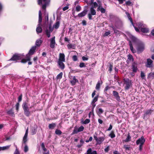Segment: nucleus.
I'll use <instances>...</instances> for the list:
<instances>
[{
	"label": "nucleus",
	"mask_w": 154,
	"mask_h": 154,
	"mask_svg": "<svg viewBox=\"0 0 154 154\" xmlns=\"http://www.w3.org/2000/svg\"><path fill=\"white\" fill-rule=\"evenodd\" d=\"M78 82V80L75 78V76L73 77L72 80L70 81V83L72 85H74L76 82Z\"/></svg>",
	"instance_id": "22"
},
{
	"label": "nucleus",
	"mask_w": 154,
	"mask_h": 154,
	"mask_svg": "<svg viewBox=\"0 0 154 154\" xmlns=\"http://www.w3.org/2000/svg\"><path fill=\"white\" fill-rule=\"evenodd\" d=\"M93 5H94V8H96L98 6V5L97 4L96 2H95L94 3H93Z\"/></svg>",
	"instance_id": "59"
},
{
	"label": "nucleus",
	"mask_w": 154,
	"mask_h": 154,
	"mask_svg": "<svg viewBox=\"0 0 154 154\" xmlns=\"http://www.w3.org/2000/svg\"><path fill=\"white\" fill-rule=\"evenodd\" d=\"M42 13L41 11H39L38 16H39V20H38V25H41V23L42 21Z\"/></svg>",
	"instance_id": "23"
},
{
	"label": "nucleus",
	"mask_w": 154,
	"mask_h": 154,
	"mask_svg": "<svg viewBox=\"0 0 154 154\" xmlns=\"http://www.w3.org/2000/svg\"><path fill=\"white\" fill-rule=\"evenodd\" d=\"M58 61H65V55L63 53H60L59 54V60Z\"/></svg>",
	"instance_id": "19"
},
{
	"label": "nucleus",
	"mask_w": 154,
	"mask_h": 154,
	"mask_svg": "<svg viewBox=\"0 0 154 154\" xmlns=\"http://www.w3.org/2000/svg\"><path fill=\"white\" fill-rule=\"evenodd\" d=\"M87 11L86 10H84L82 12L78 14V16L79 17H82L85 16L87 14Z\"/></svg>",
	"instance_id": "21"
},
{
	"label": "nucleus",
	"mask_w": 154,
	"mask_h": 154,
	"mask_svg": "<svg viewBox=\"0 0 154 154\" xmlns=\"http://www.w3.org/2000/svg\"><path fill=\"white\" fill-rule=\"evenodd\" d=\"M36 129L35 127H33L32 128L31 130V134L32 135L35 134L36 132Z\"/></svg>",
	"instance_id": "35"
},
{
	"label": "nucleus",
	"mask_w": 154,
	"mask_h": 154,
	"mask_svg": "<svg viewBox=\"0 0 154 154\" xmlns=\"http://www.w3.org/2000/svg\"><path fill=\"white\" fill-rule=\"evenodd\" d=\"M85 154H97V152L95 150H92L91 148H89Z\"/></svg>",
	"instance_id": "15"
},
{
	"label": "nucleus",
	"mask_w": 154,
	"mask_h": 154,
	"mask_svg": "<svg viewBox=\"0 0 154 154\" xmlns=\"http://www.w3.org/2000/svg\"><path fill=\"white\" fill-rule=\"evenodd\" d=\"M92 113H93V115H94V107L96 106V104L95 103H92Z\"/></svg>",
	"instance_id": "47"
},
{
	"label": "nucleus",
	"mask_w": 154,
	"mask_h": 154,
	"mask_svg": "<svg viewBox=\"0 0 154 154\" xmlns=\"http://www.w3.org/2000/svg\"><path fill=\"white\" fill-rule=\"evenodd\" d=\"M55 133L57 134L60 135L62 134V132L59 130L57 129L55 131Z\"/></svg>",
	"instance_id": "42"
},
{
	"label": "nucleus",
	"mask_w": 154,
	"mask_h": 154,
	"mask_svg": "<svg viewBox=\"0 0 154 154\" xmlns=\"http://www.w3.org/2000/svg\"><path fill=\"white\" fill-rule=\"evenodd\" d=\"M137 25L139 29H140L141 31L145 33L149 32V29L146 24H144L143 22H140L137 23Z\"/></svg>",
	"instance_id": "3"
},
{
	"label": "nucleus",
	"mask_w": 154,
	"mask_h": 154,
	"mask_svg": "<svg viewBox=\"0 0 154 154\" xmlns=\"http://www.w3.org/2000/svg\"><path fill=\"white\" fill-rule=\"evenodd\" d=\"M42 38L38 39L36 41L35 45L36 46L39 47L42 44Z\"/></svg>",
	"instance_id": "20"
},
{
	"label": "nucleus",
	"mask_w": 154,
	"mask_h": 154,
	"mask_svg": "<svg viewBox=\"0 0 154 154\" xmlns=\"http://www.w3.org/2000/svg\"><path fill=\"white\" fill-rule=\"evenodd\" d=\"M125 14H126L129 20L130 21L131 24L134 27L135 30L137 32H139V29L137 28L136 27V26H134V23L133 22L132 20L130 14L128 12H125Z\"/></svg>",
	"instance_id": "10"
},
{
	"label": "nucleus",
	"mask_w": 154,
	"mask_h": 154,
	"mask_svg": "<svg viewBox=\"0 0 154 154\" xmlns=\"http://www.w3.org/2000/svg\"><path fill=\"white\" fill-rule=\"evenodd\" d=\"M114 32L115 33L116 35H119L120 34V32L117 30L116 29L114 30Z\"/></svg>",
	"instance_id": "52"
},
{
	"label": "nucleus",
	"mask_w": 154,
	"mask_h": 154,
	"mask_svg": "<svg viewBox=\"0 0 154 154\" xmlns=\"http://www.w3.org/2000/svg\"><path fill=\"white\" fill-rule=\"evenodd\" d=\"M82 59L83 60V61H86L87 60H88V57H86L85 56H83L82 57Z\"/></svg>",
	"instance_id": "57"
},
{
	"label": "nucleus",
	"mask_w": 154,
	"mask_h": 154,
	"mask_svg": "<svg viewBox=\"0 0 154 154\" xmlns=\"http://www.w3.org/2000/svg\"><path fill=\"white\" fill-rule=\"evenodd\" d=\"M72 59L74 61H76L77 60V57L76 56L74 55L72 57Z\"/></svg>",
	"instance_id": "55"
},
{
	"label": "nucleus",
	"mask_w": 154,
	"mask_h": 154,
	"mask_svg": "<svg viewBox=\"0 0 154 154\" xmlns=\"http://www.w3.org/2000/svg\"><path fill=\"white\" fill-rule=\"evenodd\" d=\"M94 138L96 142V144L97 145H100L102 143L105 139V135L101 137H97V134L95 132L94 135Z\"/></svg>",
	"instance_id": "4"
},
{
	"label": "nucleus",
	"mask_w": 154,
	"mask_h": 154,
	"mask_svg": "<svg viewBox=\"0 0 154 154\" xmlns=\"http://www.w3.org/2000/svg\"><path fill=\"white\" fill-rule=\"evenodd\" d=\"M131 138V136H130L129 134H128L127 138L124 140V141L125 142H128L130 140Z\"/></svg>",
	"instance_id": "37"
},
{
	"label": "nucleus",
	"mask_w": 154,
	"mask_h": 154,
	"mask_svg": "<svg viewBox=\"0 0 154 154\" xmlns=\"http://www.w3.org/2000/svg\"><path fill=\"white\" fill-rule=\"evenodd\" d=\"M63 73L62 72H60L59 74H58L57 77V79H60L62 78V75H63Z\"/></svg>",
	"instance_id": "38"
},
{
	"label": "nucleus",
	"mask_w": 154,
	"mask_h": 154,
	"mask_svg": "<svg viewBox=\"0 0 154 154\" xmlns=\"http://www.w3.org/2000/svg\"><path fill=\"white\" fill-rule=\"evenodd\" d=\"M90 13L88 14V17L89 20H91L92 19V15H94L96 14V11L94 9V7L92 6L90 9Z\"/></svg>",
	"instance_id": "8"
},
{
	"label": "nucleus",
	"mask_w": 154,
	"mask_h": 154,
	"mask_svg": "<svg viewBox=\"0 0 154 154\" xmlns=\"http://www.w3.org/2000/svg\"><path fill=\"white\" fill-rule=\"evenodd\" d=\"M98 110L97 111V112L98 114H101L103 112V110L102 109L99 108H98Z\"/></svg>",
	"instance_id": "33"
},
{
	"label": "nucleus",
	"mask_w": 154,
	"mask_h": 154,
	"mask_svg": "<svg viewBox=\"0 0 154 154\" xmlns=\"http://www.w3.org/2000/svg\"><path fill=\"white\" fill-rule=\"evenodd\" d=\"M11 145H7L5 146H4L2 147H0V151L1 150H5L8 149H9Z\"/></svg>",
	"instance_id": "27"
},
{
	"label": "nucleus",
	"mask_w": 154,
	"mask_h": 154,
	"mask_svg": "<svg viewBox=\"0 0 154 154\" xmlns=\"http://www.w3.org/2000/svg\"><path fill=\"white\" fill-rule=\"evenodd\" d=\"M22 58V55L21 54H15L13 56L10 60H17L21 59Z\"/></svg>",
	"instance_id": "11"
},
{
	"label": "nucleus",
	"mask_w": 154,
	"mask_h": 154,
	"mask_svg": "<svg viewBox=\"0 0 154 154\" xmlns=\"http://www.w3.org/2000/svg\"><path fill=\"white\" fill-rule=\"evenodd\" d=\"M110 34V31H107L105 32V33L104 35V36H107Z\"/></svg>",
	"instance_id": "54"
},
{
	"label": "nucleus",
	"mask_w": 154,
	"mask_h": 154,
	"mask_svg": "<svg viewBox=\"0 0 154 154\" xmlns=\"http://www.w3.org/2000/svg\"><path fill=\"white\" fill-rule=\"evenodd\" d=\"M52 31H49L48 29H46L45 31V32L48 38H49L50 37V33L52 32Z\"/></svg>",
	"instance_id": "34"
},
{
	"label": "nucleus",
	"mask_w": 154,
	"mask_h": 154,
	"mask_svg": "<svg viewBox=\"0 0 154 154\" xmlns=\"http://www.w3.org/2000/svg\"><path fill=\"white\" fill-rule=\"evenodd\" d=\"M146 66L147 68H151L153 67L154 65L153 61L150 59H147L146 63Z\"/></svg>",
	"instance_id": "9"
},
{
	"label": "nucleus",
	"mask_w": 154,
	"mask_h": 154,
	"mask_svg": "<svg viewBox=\"0 0 154 154\" xmlns=\"http://www.w3.org/2000/svg\"><path fill=\"white\" fill-rule=\"evenodd\" d=\"M28 150V146L26 145L24 147V151L25 152H27Z\"/></svg>",
	"instance_id": "49"
},
{
	"label": "nucleus",
	"mask_w": 154,
	"mask_h": 154,
	"mask_svg": "<svg viewBox=\"0 0 154 154\" xmlns=\"http://www.w3.org/2000/svg\"><path fill=\"white\" fill-rule=\"evenodd\" d=\"M124 85H125V89L128 90L130 88L131 85V81L128 78L123 79Z\"/></svg>",
	"instance_id": "6"
},
{
	"label": "nucleus",
	"mask_w": 154,
	"mask_h": 154,
	"mask_svg": "<svg viewBox=\"0 0 154 154\" xmlns=\"http://www.w3.org/2000/svg\"><path fill=\"white\" fill-rule=\"evenodd\" d=\"M22 99V95H21L18 97V102H20L21 101Z\"/></svg>",
	"instance_id": "60"
},
{
	"label": "nucleus",
	"mask_w": 154,
	"mask_h": 154,
	"mask_svg": "<svg viewBox=\"0 0 154 154\" xmlns=\"http://www.w3.org/2000/svg\"><path fill=\"white\" fill-rule=\"evenodd\" d=\"M64 61H58V65L59 66V67L60 68L62 69H63L64 68L65 66L64 63L63 62Z\"/></svg>",
	"instance_id": "24"
},
{
	"label": "nucleus",
	"mask_w": 154,
	"mask_h": 154,
	"mask_svg": "<svg viewBox=\"0 0 154 154\" xmlns=\"http://www.w3.org/2000/svg\"><path fill=\"white\" fill-rule=\"evenodd\" d=\"M60 22L59 21H57L54 25V28L55 29H57L59 26Z\"/></svg>",
	"instance_id": "31"
},
{
	"label": "nucleus",
	"mask_w": 154,
	"mask_h": 154,
	"mask_svg": "<svg viewBox=\"0 0 154 154\" xmlns=\"http://www.w3.org/2000/svg\"><path fill=\"white\" fill-rule=\"evenodd\" d=\"M140 76L143 79H144L145 78V75L144 73L142 71L141 72Z\"/></svg>",
	"instance_id": "41"
},
{
	"label": "nucleus",
	"mask_w": 154,
	"mask_h": 154,
	"mask_svg": "<svg viewBox=\"0 0 154 154\" xmlns=\"http://www.w3.org/2000/svg\"><path fill=\"white\" fill-rule=\"evenodd\" d=\"M81 10V7L79 5H77L76 7V10L77 11H79Z\"/></svg>",
	"instance_id": "51"
},
{
	"label": "nucleus",
	"mask_w": 154,
	"mask_h": 154,
	"mask_svg": "<svg viewBox=\"0 0 154 154\" xmlns=\"http://www.w3.org/2000/svg\"><path fill=\"white\" fill-rule=\"evenodd\" d=\"M152 111L153 110H152L151 109L146 110L144 115L143 118L145 119L147 115H150Z\"/></svg>",
	"instance_id": "17"
},
{
	"label": "nucleus",
	"mask_w": 154,
	"mask_h": 154,
	"mask_svg": "<svg viewBox=\"0 0 154 154\" xmlns=\"http://www.w3.org/2000/svg\"><path fill=\"white\" fill-rule=\"evenodd\" d=\"M102 82L98 81L97 84L96 86V89L97 90H99L100 88V87L101 85L102 84Z\"/></svg>",
	"instance_id": "29"
},
{
	"label": "nucleus",
	"mask_w": 154,
	"mask_h": 154,
	"mask_svg": "<svg viewBox=\"0 0 154 154\" xmlns=\"http://www.w3.org/2000/svg\"><path fill=\"white\" fill-rule=\"evenodd\" d=\"M125 4L128 6H132L133 5V4L130 0H128L126 2Z\"/></svg>",
	"instance_id": "39"
},
{
	"label": "nucleus",
	"mask_w": 154,
	"mask_h": 154,
	"mask_svg": "<svg viewBox=\"0 0 154 154\" xmlns=\"http://www.w3.org/2000/svg\"><path fill=\"white\" fill-rule=\"evenodd\" d=\"M55 37L54 36L51 39H50V47L52 48H53L55 47Z\"/></svg>",
	"instance_id": "12"
},
{
	"label": "nucleus",
	"mask_w": 154,
	"mask_h": 154,
	"mask_svg": "<svg viewBox=\"0 0 154 154\" xmlns=\"http://www.w3.org/2000/svg\"><path fill=\"white\" fill-rule=\"evenodd\" d=\"M19 103H17L16 105V109L17 110H18V109H19Z\"/></svg>",
	"instance_id": "63"
},
{
	"label": "nucleus",
	"mask_w": 154,
	"mask_h": 154,
	"mask_svg": "<svg viewBox=\"0 0 154 154\" xmlns=\"http://www.w3.org/2000/svg\"><path fill=\"white\" fill-rule=\"evenodd\" d=\"M36 31L37 33L42 32V29L40 27V26H39L38 24V26L36 29Z\"/></svg>",
	"instance_id": "28"
},
{
	"label": "nucleus",
	"mask_w": 154,
	"mask_h": 154,
	"mask_svg": "<svg viewBox=\"0 0 154 154\" xmlns=\"http://www.w3.org/2000/svg\"><path fill=\"white\" fill-rule=\"evenodd\" d=\"M124 147L126 150H129L130 149V147L128 145H125L124 146Z\"/></svg>",
	"instance_id": "56"
},
{
	"label": "nucleus",
	"mask_w": 154,
	"mask_h": 154,
	"mask_svg": "<svg viewBox=\"0 0 154 154\" xmlns=\"http://www.w3.org/2000/svg\"><path fill=\"white\" fill-rule=\"evenodd\" d=\"M90 122V120L89 119H86L84 122L83 124H87L89 123Z\"/></svg>",
	"instance_id": "50"
},
{
	"label": "nucleus",
	"mask_w": 154,
	"mask_h": 154,
	"mask_svg": "<svg viewBox=\"0 0 154 154\" xmlns=\"http://www.w3.org/2000/svg\"><path fill=\"white\" fill-rule=\"evenodd\" d=\"M24 111V114L27 117H29L30 114V112L29 111V109H26L23 110Z\"/></svg>",
	"instance_id": "26"
},
{
	"label": "nucleus",
	"mask_w": 154,
	"mask_h": 154,
	"mask_svg": "<svg viewBox=\"0 0 154 154\" xmlns=\"http://www.w3.org/2000/svg\"><path fill=\"white\" fill-rule=\"evenodd\" d=\"M112 125L111 124H110V125H109V127L107 129V131H109L111 130L112 129Z\"/></svg>",
	"instance_id": "64"
},
{
	"label": "nucleus",
	"mask_w": 154,
	"mask_h": 154,
	"mask_svg": "<svg viewBox=\"0 0 154 154\" xmlns=\"http://www.w3.org/2000/svg\"><path fill=\"white\" fill-rule=\"evenodd\" d=\"M145 141V140L143 136L141 137V138H139L137 140L136 143L137 145H139V149L140 151H141Z\"/></svg>",
	"instance_id": "5"
},
{
	"label": "nucleus",
	"mask_w": 154,
	"mask_h": 154,
	"mask_svg": "<svg viewBox=\"0 0 154 154\" xmlns=\"http://www.w3.org/2000/svg\"><path fill=\"white\" fill-rule=\"evenodd\" d=\"M7 113L8 114L13 116L14 115V112L12 109H11L7 112Z\"/></svg>",
	"instance_id": "43"
},
{
	"label": "nucleus",
	"mask_w": 154,
	"mask_h": 154,
	"mask_svg": "<svg viewBox=\"0 0 154 154\" xmlns=\"http://www.w3.org/2000/svg\"><path fill=\"white\" fill-rule=\"evenodd\" d=\"M79 66L80 68L85 67V65L84 63L82 62L80 63Z\"/></svg>",
	"instance_id": "48"
},
{
	"label": "nucleus",
	"mask_w": 154,
	"mask_h": 154,
	"mask_svg": "<svg viewBox=\"0 0 154 154\" xmlns=\"http://www.w3.org/2000/svg\"><path fill=\"white\" fill-rule=\"evenodd\" d=\"M100 11L101 13H105L106 10L103 7H101L100 8Z\"/></svg>",
	"instance_id": "53"
},
{
	"label": "nucleus",
	"mask_w": 154,
	"mask_h": 154,
	"mask_svg": "<svg viewBox=\"0 0 154 154\" xmlns=\"http://www.w3.org/2000/svg\"><path fill=\"white\" fill-rule=\"evenodd\" d=\"M56 124L54 123L50 124L49 125V128L51 129H53L56 126Z\"/></svg>",
	"instance_id": "32"
},
{
	"label": "nucleus",
	"mask_w": 154,
	"mask_h": 154,
	"mask_svg": "<svg viewBox=\"0 0 154 154\" xmlns=\"http://www.w3.org/2000/svg\"><path fill=\"white\" fill-rule=\"evenodd\" d=\"M98 96H96L95 97L93 101L92 102V103H95L98 100Z\"/></svg>",
	"instance_id": "44"
},
{
	"label": "nucleus",
	"mask_w": 154,
	"mask_h": 154,
	"mask_svg": "<svg viewBox=\"0 0 154 154\" xmlns=\"http://www.w3.org/2000/svg\"><path fill=\"white\" fill-rule=\"evenodd\" d=\"M79 131H78V128H75L72 133V135H73L77 133L78 132H79Z\"/></svg>",
	"instance_id": "36"
},
{
	"label": "nucleus",
	"mask_w": 154,
	"mask_h": 154,
	"mask_svg": "<svg viewBox=\"0 0 154 154\" xmlns=\"http://www.w3.org/2000/svg\"><path fill=\"white\" fill-rule=\"evenodd\" d=\"M109 136L112 138L115 137V135L112 131L110 134L109 135Z\"/></svg>",
	"instance_id": "45"
},
{
	"label": "nucleus",
	"mask_w": 154,
	"mask_h": 154,
	"mask_svg": "<svg viewBox=\"0 0 154 154\" xmlns=\"http://www.w3.org/2000/svg\"><path fill=\"white\" fill-rule=\"evenodd\" d=\"M78 129L79 132L82 131L84 129V127L83 126H81L78 128Z\"/></svg>",
	"instance_id": "46"
},
{
	"label": "nucleus",
	"mask_w": 154,
	"mask_h": 154,
	"mask_svg": "<svg viewBox=\"0 0 154 154\" xmlns=\"http://www.w3.org/2000/svg\"><path fill=\"white\" fill-rule=\"evenodd\" d=\"M22 106L23 110L29 109L28 103L26 102H24L22 104Z\"/></svg>",
	"instance_id": "25"
},
{
	"label": "nucleus",
	"mask_w": 154,
	"mask_h": 154,
	"mask_svg": "<svg viewBox=\"0 0 154 154\" xmlns=\"http://www.w3.org/2000/svg\"><path fill=\"white\" fill-rule=\"evenodd\" d=\"M131 41L129 42V45L131 50L134 53L136 52V50L133 48L131 42L137 44V50L138 53L140 54L145 49V45L144 43L140 41L135 37L131 35Z\"/></svg>",
	"instance_id": "1"
},
{
	"label": "nucleus",
	"mask_w": 154,
	"mask_h": 154,
	"mask_svg": "<svg viewBox=\"0 0 154 154\" xmlns=\"http://www.w3.org/2000/svg\"><path fill=\"white\" fill-rule=\"evenodd\" d=\"M152 74V73H150L149 74V75H148V77L149 78H151V77H152V78H153L154 77V75Z\"/></svg>",
	"instance_id": "58"
},
{
	"label": "nucleus",
	"mask_w": 154,
	"mask_h": 154,
	"mask_svg": "<svg viewBox=\"0 0 154 154\" xmlns=\"http://www.w3.org/2000/svg\"><path fill=\"white\" fill-rule=\"evenodd\" d=\"M132 69L134 72H136L137 70V64L135 63H133L132 66Z\"/></svg>",
	"instance_id": "16"
},
{
	"label": "nucleus",
	"mask_w": 154,
	"mask_h": 154,
	"mask_svg": "<svg viewBox=\"0 0 154 154\" xmlns=\"http://www.w3.org/2000/svg\"><path fill=\"white\" fill-rule=\"evenodd\" d=\"M122 23L121 21H117L115 23V27L117 28L120 29L122 27Z\"/></svg>",
	"instance_id": "18"
},
{
	"label": "nucleus",
	"mask_w": 154,
	"mask_h": 154,
	"mask_svg": "<svg viewBox=\"0 0 154 154\" xmlns=\"http://www.w3.org/2000/svg\"><path fill=\"white\" fill-rule=\"evenodd\" d=\"M14 154H20L19 151L17 148L15 149Z\"/></svg>",
	"instance_id": "61"
},
{
	"label": "nucleus",
	"mask_w": 154,
	"mask_h": 154,
	"mask_svg": "<svg viewBox=\"0 0 154 154\" xmlns=\"http://www.w3.org/2000/svg\"><path fill=\"white\" fill-rule=\"evenodd\" d=\"M112 65L111 64H110L109 66V70L110 71V72H111L112 70Z\"/></svg>",
	"instance_id": "62"
},
{
	"label": "nucleus",
	"mask_w": 154,
	"mask_h": 154,
	"mask_svg": "<svg viewBox=\"0 0 154 154\" xmlns=\"http://www.w3.org/2000/svg\"><path fill=\"white\" fill-rule=\"evenodd\" d=\"M28 133V129L27 128L25 134L23 138V142L24 144H26L27 140V136Z\"/></svg>",
	"instance_id": "13"
},
{
	"label": "nucleus",
	"mask_w": 154,
	"mask_h": 154,
	"mask_svg": "<svg viewBox=\"0 0 154 154\" xmlns=\"http://www.w3.org/2000/svg\"><path fill=\"white\" fill-rule=\"evenodd\" d=\"M67 47L68 49H70L71 48L74 49V45L72 44H69L67 45Z\"/></svg>",
	"instance_id": "40"
},
{
	"label": "nucleus",
	"mask_w": 154,
	"mask_h": 154,
	"mask_svg": "<svg viewBox=\"0 0 154 154\" xmlns=\"http://www.w3.org/2000/svg\"><path fill=\"white\" fill-rule=\"evenodd\" d=\"M36 49V46L32 47L30 49L28 54L26 55V59H23L21 60V62L23 63H26L27 61L30 60V56L33 55Z\"/></svg>",
	"instance_id": "2"
},
{
	"label": "nucleus",
	"mask_w": 154,
	"mask_h": 154,
	"mask_svg": "<svg viewBox=\"0 0 154 154\" xmlns=\"http://www.w3.org/2000/svg\"><path fill=\"white\" fill-rule=\"evenodd\" d=\"M43 3V4L42 5V8L44 10H45L46 8L47 5L49 4L50 2V0H38V4L39 5Z\"/></svg>",
	"instance_id": "7"
},
{
	"label": "nucleus",
	"mask_w": 154,
	"mask_h": 154,
	"mask_svg": "<svg viewBox=\"0 0 154 154\" xmlns=\"http://www.w3.org/2000/svg\"><path fill=\"white\" fill-rule=\"evenodd\" d=\"M134 59L132 56L131 54H129L128 56L127 61L133 62Z\"/></svg>",
	"instance_id": "30"
},
{
	"label": "nucleus",
	"mask_w": 154,
	"mask_h": 154,
	"mask_svg": "<svg viewBox=\"0 0 154 154\" xmlns=\"http://www.w3.org/2000/svg\"><path fill=\"white\" fill-rule=\"evenodd\" d=\"M113 94L115 97L116 99L118 101H119L120 100V97L119 96L118 93L116 91H113Z\"/></svg>",
	"instance_id": "14"
}]
</instances>
